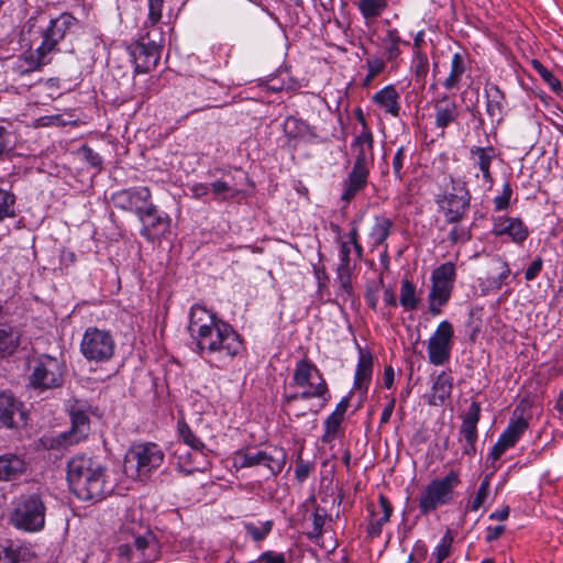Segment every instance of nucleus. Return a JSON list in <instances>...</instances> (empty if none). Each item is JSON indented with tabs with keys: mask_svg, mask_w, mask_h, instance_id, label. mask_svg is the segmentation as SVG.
Masks as SVG:
<instances>
[{
	"mask_svg": "<svg viewBox=\"0 0 563 563\" xmlns=\"http://www.w3.org/2000/svg\"><path fill=\"white\" fill-rule=\"evenodd\" d=\"M188 331L199 354L217 368L227 367L244 347L231 324L199 303L190 309Z\"/></svg>",
	"mask_w": 563,
	"mask_h": 563,
	"instance_id": "obj_1",
	"label": "nucleus"
},
{
	"mask_svg": "<svg viewBox=\"0 0 563 563\" xmlns=\"http://www.w3.org/2000/svg\"><path fill=\"white\" fill-rule=\"evenodd\" d=\"M117 552L121 559L152 563L161 558V544L151 528L134 517H126L115 532Z\"/></svg>",
	"mask_w": 563,
	"mask_h": 563,
	"instance_id": "obj_2",
	"label": "nucleus"
},
{
	"mask_svg": "<svg viewBox=\"0 0 563 563\" xmlns=\"http://www.w3.org/2000/svg\"><path fill=\"white\" fill-rule=\"evenodd\" d=\"M67 481L82 500L101 499L107 493L104 468L89 456H75L68 462Z\"/></svg>",
	"mask_w": 563,
	"mask_h": 563,
	"instance_id": "obj_3",
	"label": "nucleus"
},
{
	"mask_svg": "<svg viewBox=\"0 0 563 563\" xmlns=\"http://www.w3.org/2000/svg\"><path fill=\"white\" fill-rule=\"evenodd\" d=\"M76 23L77 19L67 12L51 19L48 26L42 33L41 45L35 51L26 52L19 58V71L21 74L35 71L49 64L54 53L57 52V44Z\"/></svg>",
	"mask_w": 563,
	"mask_h": 563,
	"instance_id": "obj_4",
	"label": "nucleus"
},
{
	"mask_svg": "<svg viewBox=\"0 0 563 563\" xmlns=\"http://www.w3.org/2000/svg\"><path fill=\"white\" fill-rule=\"evenodd\" d=\"M290 385L297 388L298 393H285L283 395L284 406H289L296 399H316L319 406L323 408L331 400L327 380L317 365L308 358L296 362Z\"/></svg>",
	"mask_w": 563,
	"mask_h": 563,
	"instance_id": "obj_5",
	"label": "nucleus"
},
{
	"mask_svg": "<svg viewBox=\"0 0 563 563\" xmlns=\"http://www.w3.org/2000/svg\"><path fill=\"white\" fill-rule=\"evenodd\" d=\"M11 525L25 532H40L45 527L46 505L37 493L22 494L13 500Z\"/></svg>",
	"mask_w": 563,
	"mask_h": 563,
	"instance_id": "obj_6",
	"label": "nucleus"
},
{
	"mask_svg": "<svg viewBox=\"0 0 563 563\" xmlns=\"http://www.w3.org/2000/svg\"><path fill=\"white\" fill-rule=\"evenodd\" d=\"M287 460L286 451L276 445L265 448L250 446L235 451L232 454V466L235 470L246 467H264L272 475L279 474Z\"/></svg>",
	"mask_w": 563,
	"mask_h": 563,
	"instance_id": "obj_7",
	"label": "nucleus"
},
{
	"mask_svg": "<svg viewBox=\"0 0 563 563\" xmlns=\"http://www.w3.org/2000/svg\"><path fill=\"white\" fill-rule=\"evenodd\" d=\"M164 461V452L155 443L134 444L125 454L124 474L133 479H144Z\"/></svg>",
	"mask_w": 563,
	"mask_h": 563,
	"instance_id": "obj_8",
	"label": "nucleus"
},
{
	"mask_svg": "<svg viewBox=\"0 0 563 563\" xmlns=\"http://www.w3.org/2000/svg\"><path fill=\"white\" fill-rule=\"evenodd\" d=\"M461 483L460 473L450 471L442 478H434L421 492L418 507L421 515L427 516L439 507L449 505L454 499V489Z\"/></svg>",
	"mask_w": 563,
	"mask_h": 563,
	"instance_id": "obj_9",
	"label": "nucleus"
},
{
	"mask_svg": "<svg viewBox=\"0 0 563 563\" xmlns=\"http://www.w3.org/2000/svg\"><path fill=\"white\" fill-rule=\"evenodd\" d=\"M456 278V268L453 262H446L434 268L431 273V289L428 295L429 311L439 316L449 302Z\"/></svg>",
	"mask_w": 563,
	"mask_h": 563,
	"instance_id": "obj_10",
	"label": "nucleus"
},
{
	"mask_svg": "<svg viewBox=\"0 0 563 563\" xmlns=\"http://www.w3.org/2000/svg\"><path fill=\"white\" fill-rule=\"evenodd\" d=\"M65 365L63 361L51 355L38 356L30 375V384L37 389L57 388L63 383Z\"/></svg>",
	"mask_w": 563,
	"mask_h": 563,
	"instance_id": "obj_11",
	"label": "nucleus"
},
{
	"mask_svg": "<svg viewBox=\"0 0 563 563\" xmlns=\"http://www.w3.org/2000/svg\"><path fill=\"white\" fill-rule=\"evenodd\" d=\"M114 340L109 331L95 327L88 328L80 342V352L88 361L97 363L109 361L114 353Z\"/></svg>",
	"mask_w": 563,
	"mask_h": 563,
	"instance_id": "obj_12",
	"label": "nucleus"
},
{
	"mask_svg": "<svg viewBox=\"0 0 563 563\" xmlns=\"http://www.w3.org/2000/svg\"><path fill=\"white\" fill-rule=\"evenodd\" d=\"M454 329L450 321H441L430 335L427 350L428 360L435 366H441L451 358L453 347Z\"/></svg>",
	"mask_w": 563,
	"mask_h": 563,
	"instance_id": "obj_13",
	"label": "nucleus"
},
{
	"mask_svg": "<svg viewBox=\"0 0 563 563\" xmlns=\"http://www.w3.org/2000/svg\"><path fill=\"white\" fill-rule=\"evenodd\" d=\"M151 198V190L146 186L123 189L112 197L117 208L132 211L137 218H142L143 214H151L154 211V203Z\"/></svg>",
	"mask_w": 563,
	"mask_h": 563,
	"instance_id": "obj_14",
	"label": "nucleus"
},
{
	"mask_svg": "<svg viewBox=\"0 0 563 563\" xmlns=\"http://www.w3.org/2000/svg\"><path fill=\"white\" fill-rule=\"evenodd\" d=\"M528 427L529 421L523 416V410L516 408L509 419L507 428L503 431L497 442L492 448L488 459L496 461L508 449L514 448L527 431Z\"/></svg>",
	"mask_w": 563,
	"mask_h": 563,
	"instance_id": "obj_15",
	"label": "nucleus"
},
{
	"mask_svg": "<svg viewBox=\"0 0 563 563\" xmlns=\"http://www.w3.org/2000/svg\"><path fill=\"white\" fill-rule=\"evenodd\" d=\"M471 195L462 183H454L452 191L445 194L438 203L445 214L449 222H459L462 220L470 207Z\"/></svg>",
	"mask_w": 563,
	"mask_h": 563,
	"instance_id": "obj_16",
	"label": "nucleus"
},
{
	"mask_svg": "<svg viewBox=\"0 0 563 563\" xmlns=\"http://www.w3.org/2000/svg\"><path fill=\"white\" fill-rule=\"evenodd\" d=\"M495 156L496 152L492 146H473L470 150V165L478 170L475 174V179L483 190H489L494 184L490 167Z\"/></svg>",
	"mask_w": 563,
	"mask_h": 563,
	"instance_id": "obj_17",
	"label": "nucleus"
},
{
	"mask_svg": "<svg viewBox=\"0 0 563 563\" xmlns=\"http://www.w3.org/2000/svg\"><path fill=\"white\" fill-rule=\"evenodd\" d=\"M142 38H147V43H142L135 49L134 65L135 71L139 74H146L153 70L161 58V45L155 40L150 38V31H147Z\"/></svg>",
	"mask_w": 563,
	"mask_h": 563,
	"instance_id": "obj_18",
	"label": "nucleus"
},
{
	"mask_svg": "<svg viewBox=\"0 0 563 563\" xmlns=\"http://www.w3.org/2000/svg\"><path fill=\"white\" fill-rule=\"evenodd\" d=\"M492 232L496 236H508L515 243H522L529 234L521 219L507 216L493 217Z\"/></svg>",
	"mask_w": 563,
	"mask_h": 563,
	"instance_id": "obj_19",
	"label": "nucleus"
},
{
	"mask_svg": "<svg viewBox=\"0 0 563 563\" xmlns=\"http://www.w3.org/2000/svg\"><path fill=\"white\" fill-rule=\"evenodd\" d=\"M374 139L369 129H362L351 144L354 154L353 167L368 169L374 159Z\"/></svg>",
	"mask_w": 563,
	"mask_h": 563,
	"instance_id": "obj_20",
	"label": "nucleus"
},
{
	"mask_svg": "<svg viewBox=\"0 0 563 563\" xmlns=\"http://www.w3.org/2000/svg\"><path fill=\"white\" fill-rule=\"evenodd\" d=\"M350 405V397L344 396L335 406L334 410L325 418L323 422V443H332L342 430V423Z\"/></svg>",
	"mask_w": 563,
	"mask_h": 563,
	"instance_id": "obj_21",
	"label": "nucleus"
},
{
	"mask_svg": "<svg viewBox=\"0 0 563 563\" xmlns=\"http://www.w3.org/2000/svg\"><path fill=\"white\" fill-rule=\"evenodd\" d=\"M210 451L207 448L192 449L178 455V468L185 473L205 472L210 465Z\"/></svg>",
	"mask_w": 563,
	"mask_h": 563,
	"instance_id": "obj_22",
	"label": "nucleus"
},
{
	"mask_svg": "<svg viewBox=\"0 0 563 563\" xmlns=\"http://www.w3.org/2000/svg\"><path fill=\"white\" fill-rule=\"evenodd\" d=\"M434 123L438 129L444 130L459 117V109L454 97L442 95L433 102Z\"/></svg>",
	"mask_w": 563,
	"mask_h": 563,
	"instance_id": "obj_23",
	"label": "nucleus"
},
{
	"mask_svg": "<svg viewBox=\"0 0 563 563\" xmlns=\"http://www.w3.org/2000/svg\"><path fill=\"white\" fill-rule=\"evenodd\" d=\"M369 514L367 531L372 537H378L393 514V507L387 497L379 495L377 505L369 506Z\"/></svg>",
	"mask_w": 563,
	"mask_h": 563,
	"instance_id": "obj_24",
	"label": "nucleus"
},
{
	"mask_svg": "<svg viewBox=\"0 0 563 563\" xmlns=\"http://www.w3.org/2000/svg\"><path fill=\"white\" fill-rule=\"evenodd\" d=\"M453 389V377L450 372H441L434 377L431 390L427 395L428 404L431 406H443L451 397Z\"/></svg>",
	"mask_w": 563,
	"mask_h": 563,
	"instance_id": "obj_25",
	"label": "nucleus"
},
{
	"mask_svg": "<svg viewBox=\"0 0 563 563\" xmlns=\"http://www.w3.org/2000/svg\"><path fill=\"white\" fill-rule=\"evenodd\" d=\"M399 93L394 85H387L383 89L375 92L372 101L385 113L396 118L400 112Z\"/></svg>",
	"mask_w": 563,
	"mask_h": 563,
	"instance_id": "obj_26",
	"label": "nucleus"
},
{
	"mask_svg": "<svg viewBox=\"0 0 563 563\" xmlns=\"http://www.w3.org/2000/svg\"><path fill=\"white\" fill-rule=\"evenodd\" d=\"M71 428L69 434L65 437L68 444L78 443L84 440L90 430V423L87 412L81 408L73 407L69 411Z\"/></svg>",
	"mask_w": 563,
	"mask_h": 563,
	"instance_id": "obj_27",
	"label": "nucleus"
},
{
	"mask_svg": "<svg viewBox=\"0 0 563 563\" xmlns=\"http://www.w3.org/2000/svg\"><path fill=\"white\" fill-rule=\"evenodd\" d=\"M139 220L144 224L141 234L146 239H153L157 234H164L168 231L170 219L166 213H159L154 205V211L151 214H143Z\"/></svg>",
	"mask_w": 563,
	"mask_h": 563,
	"instance_id": "obj_28",
	"label": "nucleus"
},
{
	"mask_svg": "<svg viewBox=\"0 0 563 563\" xmlns=\"http://www.w3.org/2000/svg\"><path fill=\"white\" fill-rule=\"evenodd\" d=\"M283 130L289 141L311 142L317 137L316 132L307 122L292 115L285 119Z\"/></svg>",
	"mask_w": 563,
	"mask_h": 563,
	"instance_id": "obj_29",
	"label": "nucleus"
},
{
	"mask_svg": "<svg viewBox=\"0 0 563 563\" xmlns=\"http://www.w3.org/2000/svg\"><path fill=\"white\" fill-rule=\"evenodd\" d=\"M16 417L24 421L21 402L9 393H0V422L11 428L16 423Z\"/></svg>",
	"mask_w": 563,
	"mask_h": 563,
	"instance_id": "obj_30",
	"label": "nucleus"
},
{
	"mask_svg": "<svg viewBox=\"0 0 563 563\" xmlns=\"http://www.w3.org/2000/svg\"><path fill=\"white\" fill-rule=\"evenodd\" d=\"M373 374V356L371 352L358 349V360L354 376V388L367 390Z\"/></svg>",
	"mask_w": 563,
	"mask_h": 563,
	"instance_id": "obj_31",
	"label": "nucleus"
},
{
	"mask_svg": "<svg viewBox=\"0 0 563 563\" xmlns=\"http://www.w3.org/2000/svg\"><path fill=\"white\" fill-rule=\"evenodd\" d=\"M369 170L353 167L347 178L343 181L341 199L350 202L358 191L365 188Z\"/></svg>",
	"mask_w": 563,
	"mask_h": 563,
	"instance_id": "obj_32",
	"label": "nucleus"
},
{
	"mask_svg": "<svg viewBox=\"0 0 563 563\" xmlns=\"http://www.w3.org/2000/svg\"><path fill=\"white\" fill-rule=\"evenodd\" d=\"M481 417V406L473 401L463 417L460 428V441H477V423Z\"/></svg>",
	"mask_w": 563,
	"mask_h": 563,
	"instance_id": "obj_33",
	"label": "nucleus"
},
{
	"mask_svg": "<svg viewBox=\"0 0 563 563\" xmlns=\"http://www.w3.org/2000/svg\"><path fill=\"white\" fill-rule=\"evenodd\" d=\"M25 468L26 463L21 456L12 453L0 455V482L15 479Z\"/></svg>",
	"mask_w": 563,
	"mask_h": 563,
	"instance_id": "obj_34",
	"label": "nucleus"
},
{
	"mask_svg": "<svg viewBox=\"0 0 563 563\" xmlns=\"http://www.w3.org/2000/svg\"><path fill=\"white\" fill-rule=\"evenodd\" d=\"M486 92V111L492 120L500 121L505 111V97L500 89L492 85L485 90Z\"/></svg>",
	"mask_w": 563,
	"mask_h": 563,
	"instance_id": "obj_35",
	"label": "nucleus"
},
{
	"mask_svg": "<svg viewBox=\"0 0 563 563\" xmlns=\"http://www.w3.org/2000/svg\"><path fill=\"white\" fill-rule=\"evenodd\" d=\"M20 344V332L11 325L0 327V357L11 356Z\"/></svg>",
	"mask_w": 563,
	"mask_h": 563,
	"instance_id": "obj_36",
	"label": "nucleus"
},
{
	"mask_svg": "<svg viewBox=\"0 0 563 563\" xmlns=\"http://www.w3.org/2000/svg\"><path fill=\"white\" fill-rule=\"evenodd\" d=\"M387 5L388 0H358L357 2V9L367 26L372 25L384 13Z\"/></svg>",
	"mask_w": 563,
	"mask_h": 563,
	"instance_id": "obj_37",
	"label": "nucleus"
},
{
	"mask_svg": "<svg viewBox=\"0 0 563 563\" xmlns=\"http://www.w3.org/2000/svg\"><path fill=\"white\" fill-rule=\"evenodd\" d=\"M466 71L465 58L462 54L455 53L452 56L450 65V74L443 81V86L446 90L459 88L462 76Z\"/></svg>",
	"mask_w": 563,
	"mask_h": 563,
	"instance_id": "obj_38",
	"label": "nucleus"
},
{
	"mask_svg": "<svg viewBox=\"0 0 563 563\" xmlns=\"http://www.w3.org/2000/svg\"><path fill=\"white\" fill-rule=\"evenodd\" d=\"M496 263L498 264L499 273L496 277H487L481 285L482 290L485 292H496L500 290V288L507 284V279L511 273L510 267L507 262L501 258H496Z\"/></svg>",
	"mask_w": 563,
	"mask_h": 563,
	"instance_id": "obj_39",
	"label": "nucleus"
},
{
	"mask_svg": "<svg viewBox=\"0 0 563 563\" xmlns=\"http://www.w3.org/2000/svg\"><path fill=\"white\" fill-rule=\"evenodd\" d=\"M399 302L405 311L416 310L420 298L417 295L416 286L409 279H402L400 285Z\"/></svg>",
	"mask_w": 563,
	"mask_h": 563,
	"instance_id": "obj_40",
	"label": "nucleus"
},
{
	"mask_svg": "<svg viewBox=\"0 0 563 563\" xmlns=\"http://www.w3.org/2000/svg\"><path fill=\"white\" fill-rule=\"evenodd\" d=\"M490 481L492 474H486L482 479L475 496L467 501L466 510L476 512L484 507L490 495Z\"/></svg>",
	"mask_w": 563,
	"mask_h": 563,
	"instance_id": "obj_41",
	"label": "nucleus"
},
{
	"mask_svg": "<svg viewBox=\"0 0 563 563\" xmlns=\"http://www.w3.org/2000/svg\"><path fill=\"white\" fill-rule=\"evenodd\" d=\"M393 228V222L388 218H376L375 223L372 227L369 239L374 245L383 244Z\"/></svg>",
	"mask_w": 563,
	"mask_h": 563,
	"instance_id": "obj_42",
	"label": "nucleus"
},
{
	"mask_svg": "<svg viewBox=\"0 0 563 563\" xmlns=\"http://www.w3.org/2000/svg\"><path fill=\"white\" fill-rule=\"evenodd\" d=\"M210 192L213 194L216 199L224 201L235 198L240 190L229 181L218 179L210 184Z\"/></svg>",
	"mask_w": 563,
	"mask_h": 563,
	"instance_id": "obj_43",
	"label": "nucleus"
},
{
	"mask_svg": "<svg viewBox=\"0 0 563 563\" xmlns=\"http://www.w3.org/2000/svg\"><path fill=\"white\" fill-rule=\"evenodd\" d=\"M177 432L179 439L189 448V450L206 448L205 443L195 435L189 426L183 419L177 422Z\"/></svg>",
	"mask_w": 563,
	"mask_h": 563,
	"instance_id": "obj_44",
	"label": "nucleus"
},
{
	"mask_svg": "<svg viewBox=\"0 0 563 563\" xmlns=\"http://www.w3.org/2000/svg\"><path fill=\"white\" fill-rule=\"evenodd\" d=\"M244 529L254 541H262L271 533L273 521L266 520L258 523L244 522Z\"/></svg>",
	"mask_w": 563,
	"mask_h": 563,
	"instance_id": "obj_45",
	"label": "nucleus"
},
{
	"mask_svg": "<svg viewBox=\"0 0 563 563\" xmlns=\"http://www.w3.org/2000/svg\"><path fill=\"white\" fill-rule=\"evenodd\" d=\"M147 16L144 21V29L156 26L163 16L164 0H147Z\"/></svg>",
	"mask_w": 563,
	"mask_h": 563,
	"instance_id": "obj_46",
	"label": "nucleus"
},
{
	"mask_svg": "<svg viewBox=\"0 0 563 563\" xmlns=\"http://www.w3.org/2000/svg\"><path fill=\"white\" fill-rule=\"evenodd\" d=\"M411 70L418 81H424L429 73V60L426 54L416 51L411 62Z\"/></svg>",
	"mask_w": 563,
	"mask_h": 563,
	"instance_id": "obj_47",
	"label": "nucleus"
},
{
	"mask_svg": "<svg viewBox=\"0 0 563 563\" xmlns=\"http://www.w3.org/2000/svg\"><path fill=\"white\" fill-rule=\"evenodd\" d=\"M14 203V195L9 190L0 188V221L15 216Z\"/></svg>",
	"mask_w": 563,
	"mask_h": 563,
	"instance_id": "obj_48",
	"label": "nucleus"
},
{
	"mask_svg": "<svg viewBox=\"0 0 563 563\" xmlns=\"http://www.w3.org/2000/svg\"><path fill=\"white\" fill-rule=\"evenodd\" d=\"M0 563H31L20 549L0 545Z\"/></svg>",
	"mask_w": 563,
	"mask_h": 563,
	"instance_id": "obj_49",
	"label": "nucleus"
},
{
	"mask_svg": "<svg viewBox=\"0 0 563 563\" xmlns=\"http://www.w3.org/2000/svg\"><path fill=\"white\" fill-rule=\"evenodd\" d=\"M532 67L533 69L540 75V77L553 89L556 90L560 88L561 82L560 80L547 68L544 67L539 60L533 59L532 60Z\"/></svg>",
	"mask_w": 563,
	"mask_h": 563,
	"instance_id": "obj_50",
	"label": "nucleus"
},
{
	"mask_svg": "<svg viewBox=\"0 0 563 563\" xmlns=\"http://www.w3.org/2000/svg\"><path fill=\"white\" fill-rule=\"evenodd\" d=\"M386 42H387L388 59L397 58L400 54V49H399L400 36L396 29L389 30L387 32Z\"/></svg>",
	"mask_w": 563,
	"mask_h": 563,
	"instance_id": "obj_51",
	"label": "nucleus"
},
{
	"mask_svg": "<svg viewBox=\"0 0 563 563\" xmlns=\"http://www.w3.org/2000/svg\"><path fill=\"white\" fill-rule=\"evenodd\" d=\"M511 196L512 189L508 183H505L501 194L494 198V209L496 211L506 210L509 207Z\"/></svg>",
	"mask_w": 563,
	"mask_h": 563,
	"instance_id": "obj_52",
	"label": "nucleus"
},
{
	"mask_svg": "<svg viewBox=\"0 0 563 563\" xmlns=\"http://www.w3.org/2000/svg\"><path fill=\"white\" fill-rule=\"evenodd\" d=\"M351 274L352 271H349L346 267L344 268V266L336 269V282L340 288L347 295L352 292Z\"/></svg>",
	"mask_w": 563,
	"mask_h": 563,
	"instance_id": "obj_53",
	"label": "nucleus"
},
{
	"mask_svg": "<svg viewBox=\"0 0 563 563\" xmlns=\"http://www.w3.org/2000/svg\"><path fill=\"white\" fill-rule=\"evenodd\" d=\"M406 158V151L404 147H399L393 157V169L397 179H402V168Z\"/></svg>",
	"mask_w": 563,
	"mask_h": 563,
	"instance_id": "obj_54",
	"label": "nucleus"
},
{
	"mask_svg": "<svg viewBox=\"0 0 563 563\" xmlns=\"http://www.w3.org/2000/svg\"><path fill=\"white\" fill-rule=\"evenodd\" d=\"M428 549L424 543L417 542L406 563H421L426 560Z\"/></svg>",
	"mask_w": 563,
	"mask_h": 563,
	"instance_id": "obj_55",
	"label": "nucleus"
},
{
	"mask_svg": "<svg viewBox=\"0 0 563 563\" xmlns=\"http://www.w3.org/2000/svg\"><path fill=\"white\" fill-rule=\"evenodd\" d=\"M350 253H351V247H350L349 243L342 242L340 245V252H339L340 264L338 267L344 266V268L346 267L349 271L353 269L351 262H350Z\"/></svg>",
	"mask_w": 563,
	"mask_h": 563,
	"instance_id": "obj_56",
	"label": "nucleus"
},
{
	"mask_svg": "<svg viewBox=\"0 0 563 563\" xmlns=\"http://www.w3.org/2000/svg\"><path fill=\"white\" fill-rule=\"evenodd\" d=\"M311 466L309 463L299 461L295 468V478L299 483H303L310 475Z\"/></svg>",
	"mask_w": 563,
	"mask_h": 563,
	"instance_id": "obj_57",
	"label": "nucleus"
},
{
	"mask_svg": "<svg viewBox=\"0 0 563 563\" xmlns=\"http://www.w3.org/2000/svg\"><path fill=\"white\" fill-rule=\"evenodd\" d=\"M366 66L368 70V77H376L384 70L385 63L380 58H368L366 60Z\"/></svg>",
	"mask_w": 563,
	"mask_h": 563,
	"instance_id": "obj_58",
	"label": "nucleus"
},
{
	"mask_svg": "<svg viewBox=\"0 0 563 563\" xmlns=\"http://www.w3.org/2000/svg\"><path fill=\"white\" fill-rule=\"evenodd\" d=\"M543 262L540 257L536 258L525 272V278L530 282L533 280L541 272Z\"/></svg>",
	"mask_w": 563,
	"mask_h": 563,
	"instance_id": "obj_59",
	"label": "nucleus"
},
{
	"mask_svg": "<svg viewBox=\"0 0 563 563\" xmlns=\"http://www.w3.org/2000/svg\"><path fill=\"white\" fill-rule=\"evenodd\" d=\"M449 239L453 243L466 242L470 239V234L466 229L454 227L449 233Z\"/></svg>",
	"mask_w": 563,
	"mask_h": 563,
	"instance_id": "obj_60",
	"label": "nucleus"
},
{
	"mask_svg": "<svg viewBox=\"0 0 563 563\" xmlns=\"http://www.w3.org/2000/svg\"><path fill=\"white\" fill-rule=\"evenodd\" d=\"M262 563H285V555L283 553L264 552L260 556Z\"/></svg>",
	"mask_w": 563,
	"mask_h": 563,
	"instance_id": "obj_61",
	"label": "nucleus"
},
{
	"mask_svg": "<svg viewBox=\"0 0 563 563\" xmlns=\"http://www.w3.org/2000/svg\"><path fill=\"white\" fill-rule=\"evenodd\" d=\"M189 189L194 197L200 198L210 192V184L195 183Z\"/></svg>",
	"mask_w": 563,
	"mask_h": 563,
	"instance_id": "obj_62",
	"label": "nucleus"
},
{
	"mask_svg": "<svg viewBox=\"0 0 563 563\" xmlns=\"http://www.w3.org/2000/svg\"><path fill=\"white\" fill-rule=\"evenodd\" d=\"M60 122V115H44L36 119V126L58 125Z\"/></svg>",
	"mask_w": 563,
	"mask_h": 563,
	"instance_id": "obj_63",
	"label": "nucleus"
},
{
	"mask_svg": "<svg viewBox=\"0 0 563 563\" xmlns=\"http://www.w3.org/2000/svg\"><path fill=\"white\" fill-rule=\"evenodd\" d=\"M396 400L395 398H391L389 402L385 406L383 409V412L380 415V423H387L393 415L394 408H395Z\"/></svg>",
	"mask_w": 563,
	"mask_h": 563,
	"instance_id": "obj_64",
	"label": "nucleus"
}]
</instances>
